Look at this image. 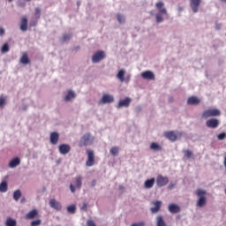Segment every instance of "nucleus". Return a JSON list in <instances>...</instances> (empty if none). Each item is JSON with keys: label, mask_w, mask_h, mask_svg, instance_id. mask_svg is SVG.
I'll use <instances>...</instances> for the list:
<instances>
[{"label": "nucleus", "mask_w": 226, "mask_h": 226, "mask_svg": "<svg viewBox=\"0 0 226 226\" xmlns=\"http://www.w3.org/2000/svg\"><path fill=\"white\" fill-rule=\"evenodd\" d=\"M164 6L165 4L162 1L155 4V8L158 10V13L155 16L157 24H160V22H163L162 15H169V12H167V9Z\"/></svg>", "instance_id": "obj_1"}, {"label": "nucleus", "mask_w": 226, "mask_h": 226, "mask_svg": "<svg viewBox=\"0 0 226 226\" xmlns=\"http://www.w3.org/2000/svg\"><path fill=\"white\" fill-rule=\"evenodd\" d=\"M195 193L199 198L196 202L197 207H204V206L207 204V198L206 197V195L207 194V192L202 189H198L196 190Z\"/></svg>", "instance_id": "obj_2"}, {"label": "nucleus", "mask_w": 226, "mask_h": 226, "mask_svg": "<svg viewBox=\"0 0 226 226\" xmlns=\"http://www.w3.org/2000/svg\"><path fill=\"white\" fill-rule=\"evenodd\" d=\"M94 142V137L91 133H85L79 139V147H86L91 146Z\"/></svg>", "instance_id": "obj_3"}, {"label": "nucleus", "mask_w": 226, "mask_h": 226, "mask_svg": "<svg viewBox=\"0 0 226 226\" xmlns=\"http://www.w3.org/2000/svg\"><path fill=\"white\" fill-rule=\"evenodd\" d=\"M222 112L218 109H206L203 111L201 117L203 119H207V117H216L220 116Z\"/></svg>", "instance_id": "obj_4"}, {"label": "nucleus", "mask_w": 226, "mask_h": 226, "mask_svg": "<svg viewBox=\"0 0 226 226\" xmlns=\"http://www.w3.org/2000/svg\"><path fill=\"white\" fill-rule=\"evenodd\" d=\"M87 160L86 162L87 167H93L94 165V152L91 149H87Z\"/></svg>", "instance_id": "obj_5"}, {"label": "nucleus", "mask_w": 226, "mask_h": 226, "mask_svg": "<svg viewBox=\"0 0 226 226\" xmlns=\"http://www.w3.org/2000/svg\"><path fill=\"white\" fill-rule=\"evenodd\" d=\"M102 59H105V52L99 50L92 56V63H100Z\"/></svg>", "instance_id": "obj_6"}, {"label": "nucleus", "mask_w": 226, "mask_h": 226, "mask_svg": "<svg viewBox=\"0 0 226 226\" xmlns=\"http://www.w3.org/2000/svg\"><path fill=\"white\" fill-rule=\"evenodd\" d=\"M169 184V177H163L162 175L157 176L156 177V185L159 186V188H162V186H166V185Z\"/></svg>", "instance_id": "obj_7"}, {"label": "nucleus", "mask_w": 226, "mask_h": 226, "mask_svg": "<svg viewBox=\"0 0 226 226\" xmlns=\"http://www.w3.org/2000/svg\"><path fill=\"white\" fill-rule=\"evenodd\" d=\"M152 206H154V207H152L150 208V211H151V213H153L154 215V214L158 213L160 211V209H162V201L154 200V201H152Z\"/></svg>", "instance_id": "obj_8"}, {"label": "nucleus", "mask_w": 226, "mask_h": 226, "mask_svg": "<svg viewBox=\"0 0 226 226\" xmlns=\"http://www.w3.org/2000/svg\"><path fill=\"white\" fill-rule=\"evenodd\" d=\"M60 154H68L72 151V147L68 144H61L58 147Z\"/></svg>", "instance_id": "obj_9"}, {"label": "nucleus", "mask_w": 226, "mask_h": 226, "mask_svg": "<svg viewBox=\"0 0 226 226\" xmlns=\"http://www.w3.org/2000/svg\"><path fill=\"white\" fill-rule=\"evenodd\" d=\"M200 3H202V0H190V6L193 13H197L199 11V7L200 6Z\"/></svg>", "instance_id": "obj_10"}, {"label": "nucleus", "mask_w": 226, "mask_h": 226, "mask_svg": "<svg viewBox=\"0 0 226 226\" xmlns=\"http://www.w3.org/2000/svg\"><path fill=\"white\" fill-rule=\"evenodd\" d=\"M206 126L207 128H216L217 126H220V122L216 118H211L209 120H207Z\"/></svg>", "instance_id": "obj_11"}, {"label": "nucleus", "mask_w": 226, "mask_h": 226, "mask_svg": "<svg viewBox=\"0 0 226 226\" xmlns=\"http://www.w3.org/2000/svg\"><path fill=\"white\" fill-rule=\"evenodd\" d=\"M50 144L53 146L57 145V142H59V133L56 132H53L50 133L49 136Z\"/></svg>", "instance_id": "obj_12"}, {"label": "nucleus", "mask_w": 226, "mask_h": 226, "mask_svg": "<svg viewBox=\"0 0 226 226\" xmlns=\"http://www.w3.org/2000/svg\"><path fill=\"white\" fill-rule=\"evenodd\" d=\"M49 206L53 209H56V211H61L63 209V207L61 206V203H59L56 199H51L49 200Z\"/></svg>", "instance_id": "obj_13"}, {"label": "nucleus", "mask_w": 226, "mask_h": 226, "mask_svg": "<svg viewBox=\"0 0 226 226\" xmlns=\"http://www.w3.org/2000/svg\"><path fill=\"white\" fill-rule=\"evenodd\" d=\"M164 137H166V139L169 140H171V142H176V140H177V135H176V132L173 131L165 132Z\"/></svg>", "instance_id": "obj_14"}, {"label": "nucleus", "mask_w": 226, "mask_h": 226, "mask_svg": "<svg viewBox=\"0 0 226 226\" xmlns=\"http://www.w3.org/2000/svg\"><path fill=\"white\" fill-rule=\"evenodd\" d=\"M141 77L146 80H154V73H153L151 71H146L142 72Z\"/></svg>", "instance_id": "obj_15"}, {"label": "nucleus", "mask_w": 226, "mask_h": 226, "mask_svg": "<svg viewBox=\"0 0 226 226\" xmlns=\"http://www.w3.org/2000/svg\"><path fill=\"white\" fill-rule=\"evenodd\" d=\"M113 102H114V96L110 94H104L101 99L100 103H102V104L113 103Z\"/></svg>", "instance_id": "obj_16"}, {"label": "nucleus", "mask_w": 226, "mask_h": 226, "mask_svg": "<svg viewBox=\"0 0 226 226\" xmlns=\"http://www.w3.org/2000/svg\"><path fill=\"white\" fill-rule=\"evenodd\" d=\"M130 103H132V99L126 97L125 99L119 101L117 108L121 109V107H130Z\"/></svg>", "instance_id": "obj_17"}, {"label": "nucleus", "mask_w": 226, "mask_h": 226, "mask_svg": "<svg viewBox=\"0 0 226 226\" xmlns=\"http://www.w3.org/2000/svg\"><path fill=\"white\" fill-rule=\"evenodd\" d=\"M188 105H199L200 103V99H199L197 96H191L187 100Z\"/></svg>", "instance_id": "obj_18"}, {"label": "nucleus", "mask_w": 226, "mask_h": 226, "mask_svg": "<svg viewBox=\"0 0 226 226\" xmlns=\"http://www.w3.org/2000/svg\"><path fill=\"white\" fill-rule=\"evenodd\" d=\"M36 216H38V210L33 209L32 211L28 212L26 215V220H34V218H36Z\"/></svg>", "instance_id": "obj_19"}, {"label": "nucleus", "mask_w": 226, "mask_h": 226, "mask_svg": "<svg viewBox=\"0 0 226 226\" xmlns=\"http://www.w3.org/2000/svg\"><path fill=\"white\" fill-rule=\"evenodd\" d=\"M169 211L172 214L179 213L181 211V207H179V206L177 204H170L169 206Z\"/></svg>", "instance_id": "obj_20"}, {"label": "nucleus", "mask_w": 226, "mask_h": 226, "mask_svg": "<svg viewBox=\"0 0 226 226\" xmlns=\"http://www.w3.org/2000/svg\"><path fill=\"white\" fill-rule=\"evenodd\" d=\"M18 165H20V158L19 157L12 159L9 163V167L11 169H15V167H18Z\"/></svg>", "instance_id": "obj_21"}, {"label": "nucleus", "mask_w": 226, "mask_h": 226, "mask_svg": "<svg viewBox=\"0 0 226 226\" xmlns=\"http://www.w3.org/2000/svg\"><path fill=\"white\" fill-rule=\"evenodd\" d=\"M154 183H155L154 178H150V179H147V180L144 183V186H145V188H147V189H151V188H153V186H154Z\"/></svg>", "instance_id": "obj_22"}, {"label": "nucleus", "mask_w": 226, "mask_h": 226, "mask_svg": "<svg viewBox=\"0 0 226 226\" xmlns=\"http://www.w3.org/2000/svg\"><path fill=\"white\" fill-rule=\"evenodd\" d=\"M20 30L21 31H27V18L26 17H23L21 19Z\"/></svg>", "instance_id": "obj_23"}, {"label": "nucleus", "mask_w": 226, "mask_h": 226, "mask_svg": "<svg viewBox=\"0 0 226 226\" xmlns=\"http://www.w3.org/2000/svg\"><path fill=\"white\" fill-rule=\"evenodd\" d=\"M75 181H76V188H78V190H80V188H82V177L81 176H78L75 177Z\"/></svg>", "instance_id": "obj_24"}, {"label": "nucleus", "mask_w": 226, "mask_h": 226, "mask_svg": "<svg viewBox=\"0 0 226 226\" xmlns=\"http://www.w3.org/2000/svg\"><path fill=\"white\" fill-rule=\"evenodd\" d=\"M157 221V226H167V223H165V220H163V216L158 215L156 217Z\"/></svg>", "instance_id": "obj_25"}, {"label": "nucleus", "mask_w": 226, "mask_h": 226, "mask_svg": "<svg viewBox=\"0 0 226 226\" xmlns=\"http://www.w3.org/2000/svg\"><path fill=\"white\" fill-rule=\"evenodd\" d=\"M150 149H153V151H162V146L156 142H153L150 145Z\"/></svg>", "instance_id": "obj_26"}, {"label": "nucleus", "mask_w": 226, "mask_h": 226, "mask_svg": "<svg viewBox=\"0 0 226 226\" xmlns=\"http://www.w3.org/2000/svg\"><path fill=\"white\" fill-rule=\"evenodd\" d=\"M72 98H75V93L73 91L69 90L67 95L64 97V102H70Z\"/></svg>", "instance_id": "obj_27"}, {"label": "nucleus", "mask_w": 226, "mask_h": 226, "mask_svg": "<svg viewBox=\"0 0 226 226\" xmlns=\"http://www.w3.org/2000/svg\"><path fill=\"white\" fill-rule=\"evenodd\" d=\"M20 63H22V64H29V57L26 53H24L21 56Z\"/></svg>", "instance_id": "obj_28"}, {"label": "nucleus", "mask_w": 226, "mask_h": 226, "mask_svg": "<svg viewBox=\"0 0 226 226\" xmlns=\"http://www.w3.org/2000/svg\"><path fill=\"white\" fill-rule=\"evenodd\" d=\"M0 192L2 193H5V192H8V184L6 182H2L0 184Z\"/></svg>", "instance_id": "obj_29"}, {"label": "nucleus", "mask_w": 226, "mask_h": 226, "mask_svg": "<svg viewBox=\"0 0 226 226\" xmlns=\"http://www.w3.org/2000/svg\"><path fill=\"white\" fill-rule=\"evenodd\" d=\"M6 226H17V221L8 217L5 222Z\"/></svg>", "instance_id": "obj_30"}, {"label": "nucleus", "mask_w": 226, "mask_h": 226, "mask_svg": "<svg viewBox=\"0 0 226 226\" xmlns=\"http://www.w3.org/2000/svg\"><path fill=\"white\" fill-rule=\"evenodd\" d=\"M110 154H112V156H117V154H119V147H113L110 148L109 150Z\"/></svg>", "instance_id": "obj_31"}, {"label": "nucleus", "mask_w": 226, "mask_h": 226, "mask_svg": "<svg viewBox=\"0 0 226 226\" xmlns=\"http://www.w3.org/2000/svg\"><path fill=\"white\" fill-rule=\"evenodd\" d=\"M21 197H22V192H20V190H16L13 192L14 200L18 201Z\"/></svg>", "instance_id": "obj_32"}, {"label": "nucleus", "mask_w": 226, "mask_h": 226, "mask_svg": "<svg viewBox=\"0 0 226 226\" xmlns=\"http://www.w3.org/2000/svg\"><path fill=\"white\" fill-rule=\"evenodd\" d=\"M117 79H120V82H124V70H120L117 75Z\"/></svg>", "instance_id": "obj_33"}, {"label": "nucleus", "mask_w": 226, "mask_h": 226, "mask_svg": "<svg viewBox=\"0 0 226 226\" xmlns=\"http://www.w3.org/2000/svg\"><path fill=\"white\" fill-rule=\"evenodd\" d=\"M67 211L71 215H73L77 211V207H75V205H71V206L67 207Z\"/></svg>", "instance_id": "obj_34"}, {"label": "nucleus", "mask_w": 226, "mask_h": 226, "mask_svg": "<svg viewBox=\"0 0 226 226\" xmlns=\"http://www.w3.org/2000/svg\"><path fill=\"white\" fill-rule=\"evenodd\" d=\"M184 154L185 158H192V156H193V152L190 150H184Z\"/></svg>", "instance_id": "obj_35"}, {"label": "nucleus", "mask_w": 226, "mask_h": 226, "mask_svg": "<svg viewBox=\"0 0 226 226\" xmlns=\"http://www.w3.org/2000/svg\"><path fill=\"white\" fill-rule=\"evenodd\" d=\"M34 17L35 19H40V17H41V10L38 7L35 8Z\"/></svg>", "instance_id": "obj_36"}, {"label": "nucleus", "mask_w": 226, "mask_h": 226, "mask_svg": "<svg viewBox=\"0 0 226 226\" xmlns=\"http://www.w3.org/2000/svg\"><path fill=\"white\" fill-rule=\"evenodd\" d=\"M41 225V220L37 219L35 221H32L30 226H40Z\"/></svg>", "instance_id": "obj_37"}, {"label": "nucleus", "mask_w": 226, "mask_h": 226, "mask_svg": "<svg viewBox=\"0 0 226 226\" xmlns=\"http://www.w3.org/2000/svg\"><path fill=\"white\" fill-rule=\"evenodd\" d=\"M10 51V46H8L7 43L4 44V46L2 47V52L3 54H6V52Z\"/></svg>", "instance_id": "obj_38"}, {"label": "nucleus", "mask_w": 226, "mask_h": 226, "mask_svg": "<svg viewBox=\"0 0 226 226\" xmlns=\"http://www.w3.org/2000/svg\"><path fill=\"white\" fill-rule=\"evenodd\" d=\"M117 21L119 22V24L124 23V16H123L121 14H117Z\"/></svg>", "instance_id": "obj_39"}, {"label": "nucleus", "mask_w": 226, "mask_h": 226, "mask_svg": "<svg viewBox=\"0 0 226 226\" xmlns=\"http://www.w3.org/2000/svg\"><path fill=\"white\" fill-rule=\"evenodd\" d=\"M70 38H72V34H65L63 35L62 37V41H68V40H70Z\"/></svg>", "instance_id": "obj_40"}, {"label": "nucleus", "mask_w": 226, "mask_h": 226, "mask_svg": "<svg viewBox=\"0 0 226 226\" xmlns=\"http://www.w3.org/2000/svg\"><path fill=\"white\" fill-rule=\"evenodd\" d=\"M6 105V98L5 97H0V107L3 108Z\"/></svg>", "instance_id": "obj_41"}, {"label": "nucleus", "mask_w": 226, "mask_h": 226, "mask_svg": "<svg viewBox=\"0 0 226 226\" xmlns=\"http://www.w3.org/2000/svg\"><path fill=\"white\" fill-rule=\"evenodd\" d=\"M217 139H218V140L225 139H226V132H222V133L218 134Z\"/></svg>", "instance_id": "obj_42"}, {"label": "nucleus", "mask_w": 226, "mask_h": 226, "mask_svg": "<svg viewBox=\"0 0 226 226\" xmlns=\"http://www.w3.org/2000/svg\"><path fill=\"white\" fill-rule=\"evenodd\" d=\"M87 226H96V223H94V222L93 220H88L87 222Z\"/></svg>", "instance_id": "obj_43"}, {"label": "nucleus", "mask_w": 226, "mask_h": 226, "mask_svg": "<svg viewBox=\"0 0 226 226\" xmlns=\"http://www.w3.org/2000/svg\"><path fill=\"white\" fill-rule=\"evenodd\" d=\"M70 190H71L72 193H75L76 189H75V185H73V184L70 185Z\"/></svg>", "instance_id": "obj_44"}, {"label": "nucleus", "mask_w": 226, "mask_h": 226, "mask_svg": "<svg viewBox=\"0 0 226 226\" xmlns=\"http://www.w3.org/2000/svg\"><path fill=\"white\" fill-rule=\"evenodd\" d=\"M36 24H38V21H31L30 27H35Z\"/></svg>", "instance_id": "obj_45"}, {"label": "nucleus", "mask_w": 226, "mask_h": 226, "mask_svg": "<svg viewBox=\"0 0 226 226\" xmlns=\"http://www.w3.org/2000/svg\"><path fill=\"white\" fill-rule=\"evenodd\" d=\"M81 209H82L83 211H87V204L84 203L83 206H82V207H81Z\"/></svg>", "instance_id": "obj_46"}, {"label": "nucleus", "mask_w": 226, "mask_h": 226, "mask_svg": "<svg viewBox=\"0 0 226 226\" xmlns=\"http://www.w3.org/2000/svg\"><path fill=\"white\" fill-rule=\"evenodd\" d=\"M0 36H4V28L0 27Z\"/></svg>", "instance_id": "obj_47"}, {"label": "nucleus", "mask_w": 226, "mask_h": 226, "mask_svg": "<svg viewBox=\"0 0 226 226\" xmlns=\"http://www.w3.org/2000/svg\"><path fill=\"white\" fill-rule=\"evenodd\" d=\"M174 186H176V184L170 183L168 188H169V190H172V188H174Z\"/></svg>", "instance_id": "obj_48"}, {"label": "nucleus", "mask_w": 226, "mask_h": 226, "mask_svg": "<svg viewBox=\"0 0 226 226\" xmlns=\"http://www.w3.org/2000/svg\"><path fill=\"white\" fill-rule=\"evenodd\" d=\"M131 226H144V222L133 223Z\"/></svg>", "instance_id": "obj_49"}, {"label": "nucleus", "mask_w": 226, "mask_h": 226, "mask_svg": "<svg viewBox=\"0 0 226 226\" xmlns=\"http://www.w3.org/2000/svg\"><path fill=\"white\" fill-rule=\"evenodd\" d=\"M91 186H92L93 188H94V186H96V180H93V181H92Z\"/></svg>", "instance_id": "obj_50"}, {"label": "nucleus", "mask_w": 226, "mask_h": 226, "mask_svg": "<svg viewBox=\"0 0 226 226\" xmlns=\"http://www.w3.org/2000/svg\"><path fill=\"white\" fill-rule=\"evenodd\" d=\"M215 29H222V25H220V24H216L215 25Z\"/></svg>", "instance_id": "obj_51"}, {"label": "nucleus", "mask_w": 226, "mask_h": 226, "mask_svg": "<svg viewBox=\"0 0 226 226\" xmlns=\"http://www.w3.org/2000/svg\"><path fill=\"white\" fill-rule=\"evenodd\" d=\"M169 102H170V103H172V102H174V98L170 97V98H169Z\"/></svg>", "instance_id": "obj_52"}, {"label": "nucleus", "mask_w": 226, "mask_h": 226, "mask_svg": "<svg viewBox=\"0 0 226 226\" xmlns=\"http://www.w3.org/2000/svg\"><path fill=\"white\" fill-rule=\"evenodd\" d=\"M178 11H183V7H179Z\"/></svg>", "instance_id": "obj_53"}, {"label": "nucleus", "mask_w": 226, "mask_h": 226, "mask_svg": "<svg viewBox=\"0 0 226 226\" xmlns=\"http://www.w3.org/2000/svg\"><path fill=\"white\" fill-rule=\"evenodd\" d=\"M222 3H225L226 4V0H221Z\"/></svg>", "instance_id": "obj_54"}, {"label": "nucleus", "mask_w": 226, "mask_h": 226, "mask_svg": "<svg viewBox=\"0 0 226 226\" xmlns=\"http://www.w3.org/2000/svg\"><path fill=\"white\" fill-rule=\"evenodd\" d=\"M19 6H22V7H23V6H24V4H20Z\"/></svg>", "instance_id": "obj_55"}, {"label": "nucleus", "mask_w": 226, "mask_h": 226, "mask_svg": "<svg viewBox=\"0 0 226 226\" xmlns=\"http://www.w3.org/2000/svg\"><path fill=\"white\" fill-rule=\"evenodd\" d=\"M11 1H13V0H9V3H11Z\"/></svg>", "instance_id": "obj_56"}, {"label": "nucleus", "mask_w": 226, "mask_h": 226, "mask_svg": "<svg viewBox=\"0 0 226 226\" xmlns=\"http://www.w3.org/2000/svg\"><path fill=\"white\" fill-rule=\"evenodd\" d=\"M26 1H31V0H26Z\"/></svg>", "instance_id": "obj_57"}, {"label": "nucleus", "mask_w": 226, "mask_h": 226, "mask_svg": "<svg viewBox=\"0 0 226 226\" xmlns=\"http://www.w3.org/2000/svg\"><path fill=\"white\" fill-rule=\"evenodd\" d=\"M225 194H226V189H225Z\"/></svg>", "instance_id": "obj_58"}]
</instances>
